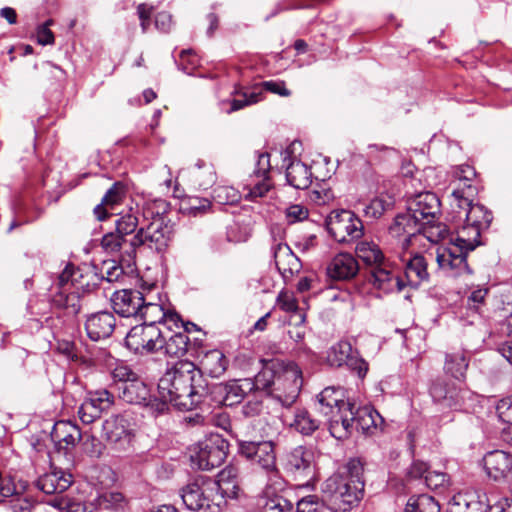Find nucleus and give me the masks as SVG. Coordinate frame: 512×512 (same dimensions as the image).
<instances>
[{
  "mask_svg": "<svg viewBox=\"0 0 512 512\" xmlns=\"http://www.w3.org/2000/svg\"><path fill=\"white\" fill-rule=\"evenodd\" d=\"M159 399L179 410H192L205 404L208 381L191 361H177L158 381Z\"/></svg>",
  "mask_w": 512,
  "mask_h": 512,
  "instance_id": "f257e3e1",
  "label": "nucleus"
},
{
  "mask_svg": "<svg viewBox=\"0 0 512 512\" xmlns=\"http://www.w3.org/2000/svg\"><path fill=\"white\" fill-rule=\"evenodd\" d=\"M364 488V462L360 458H350L323 482L321 491L336 509L349 512L363 499Z\"/></svg>",
  "mask_w": 512,
  "mask_h": 512,
  "instance_id": "f03ea898",
  "label": "nucleus"
},
{
  "mask_svg": "<svg viewBox=\"0 0 512 512\" xmlns=\"http://www.w3.org/2000/svg\"><path fill=\"white\" fill-rule=\"evenodd\" d=\"M238 453L252 465L263 470L270 480L275 478V483L284 484V479L277 466L276 444L272 440H237Z\"/></svg>",
  "mask_w": 512,
  "mask_h": 512,
  "instance_id": "7ed1b4c3",
  "label": "nucleus"
},
{
  "mask_svg": "<svg viewBox=\"0 0 512 512\" xmlns=\"http://www.w3.org/2000/svg\"><path fill=\"white\" fill-rule=\"evenodd\" d=\"M280 464L286 476L297 482L298 486H309L315 477L314 452L307 446L298 445L285 451L280 458Z\"/></svg>",
  "mask_w": 512,
  "mask_h": 512,
  "instance_id": "20e7f679",
  "label": "nucleus"
},
{
  "mask_svg": "<svg viewBox=\"0 0 512 512\" xmlns=\"http://www.w3.org/2000/svg\"><path fill=\"white\" fill-rule=\"evenodd\" d=\"M217 485L203 478L188 483L181 489V498L191 511L221 512L223 496L215 493Z\"/></svg>",
  "mask_w": 512,
  "mask_h": 512,
  "instance_id": "39448f33",
  "label": "nucleus"
},
{
  "mask_svg": "<svg viewBox=\"0 0 512 512\" xmlns=\"http://www.w3.org/2000/svg\"><path fill=\"white\" fill-rule=\"evenodd\" d=\"M228 451V441L218 433H211L196 444L191 462L200 470H212L224 463Z\"/></svg>",
  "mask_w": 512,
  "mask_h": 512,
  "instance_id": "423d86ee",
  "label": "nucleus"
},
{
  "mask_svg": "<svg viewBox=\"0 0 512 512\" xmlns=\"http://www.w3.org/2000/svg\"><path fill=\"white\" fill-rule=\"evenodd\" d=\"M303 385L302 370L293 362L285 366L278 365V374L275 381L272 397L283 406L290 407L300 394Z\"/></svg>",
  "mask_w": 512,
  "mask_h": 512,
  "instance_id": "0eeeda50",
  "label": "nucleus"
},
{
  "mask_svg": "<svg viewBox=\"0 0 512 512\" xmlns=\"http://www.w3.org/2000/svg\"><path fill=\"white\" fill-rule=\"evenodd\" d=\"M249 393H251V387L246 378L224 383H208L205 404L232 407L240 404Z\"/></svg>",
  "mask_w": 512,
  "mask_h": 512,
  "instance_id": "6e6552de",
  "label": "nucleus"
},
{
  "mask_svg": "<svg viewBox=\"0 0 512 512\" xmlns=\"http://www.w3.org/2000/svg\"><path fill=\"white\" fill-rule=\"evenodd\" d=\"M125 346L136 355H149L162 351L163 329L154 325L133 326L124 339Z\"/></svg>",
  "mask_w": 512,
  "mask_h": 512,
  "instance_id": "1a4fd4ad",
  "label": "nucleus"
},
{
  "mask_svg": "<svg viewBox=\"0 0 512 512\" xmlns=\"http://www.w3.org/2000/svg\"><path fill=\"white\" fill-rule=\"evenodd\" d=\"M326 227L333 239L349 243L363 235L362 221L350 210H334L326 219Z\"/></svg>",
  "mask_w": 512,
  "mask_h": 512,
  "instance_id": "9d476101",
  "label": "nucleus"
},
{
  "mask_svg": "<svg viewBox=\"0 0 512 512\" xmlns=\"http://www.w3.org/2000/svg\"><path fill=\"white\" fill-rule=\"evenodd\" d=\"M119 397L126 403L141 405L147 408L154 416L163 414L168 410L165 400L152 396L148 385L139 377L133 382L118 387Z\"/></svg>",
  "mask_w": 512,
  "mask_h": 512,
  "instance_id": "9b49d317",
  "label": "nucleus"
},
{
  "mask_svg": "<svg viewBox=\"0 0 512 512\" xmlns=\"http://www.w3.org/2000/svg\"><path fill=\"white\" fill-rule=\"evenodd\" d=\"M367 281L374 290L384 295L399 293L405 288L401 269L391 260L368 269Z\"/></svg>",
  "mask_w": 512,
  "mask_h": 512,
  "instance_id": "f8f14e48",
  "label": "nucleus"
},
{
  "mask_svg": "<svg viewBox=\"0 0 512 512\" xmlns=\"http://www.w3.org/2000/svg\"><path fill=\"white\" fill-rule=\"evenodd\" d=\"M429 395L432 401L442 409L459 410L463 407L470 391L443 378L431 381Z\"/></svg>",
  "mask_w": 512,
  "mask_h": 512,
  "instance_id": "ddd939ff",
  "label": "nucleus"
},
{
  "mask_svg": "<svg viewBox=\"0 0 512 512\" xmlns=\"http://www.w3.org/2000/svg\"><path fill=\"white\" fill-rule=\"evenodd\" d=\"M327 362L332 367L346 366L355 372L360 379H364L368 372V363L354 351L350 342L341 340L331 346L327 353Z\"/></svg>",
  "mask_w": 512,
  "mask_h": 512,
  "instance_id": "4468645a",
  "label": "nucleus"
},
{
  "mask_svg": "<svg viewBox=\"0 0 512 512\" xmlns=\"http://www.w3.org/2000/svg\"><path fill=\"white\" fill-rule=\"evenodd\" d=\"M468 253L469 251L455 243L451 237L446 245L437 248L436 260L440 268L449 271L452 276L470 275L472 270L467 263Z\"/></svg>",
  "mask_w": 512,
  "mask_h": 512,
  "instance_id": "2eb2a0df",
  "label": "nucleus"
},
{
  "mask_svg": "<svg viewBox=\"0 0 512 512\" xmlns=\"http://www.w3.org/2000/svg\"><path fill=\"white\" fill-rule=\"evenodd\" d=\"M140 243V240L135 238V234L128 239L116 231L104 234L101 239V247L104 252L111 255L117 254L127 269L135 266L137 249L140 248Z\"/></svg>",
  "mask_w": 512,
  "mask_h": 512,
  "instance_id": "dca6fc26",
  "label": "nucleus"
},
{
  "mask_svg": "<svg viewBox=\"0 0 512 512\" xmlns=\"http://www.w3.org/2000/svg\"><path fill=\"white\" fill-rule=\"evenodd\" d=\"M135 238L140 240V247L146 246L157 253H164L168 249L172 238L173 228L166 222H149L135 233Z\"/></svg>",
  "mask_w": 512,
  "mask_h": 512,
  "instance_id": "f3484780",
  "label": "nucleus"
},
{
  "mask_svg": "<svg viewBox=\"0 0 512 512\" xmlns=\"http://www.w3.org/2000/svg\"><path fill=\"white\" fill-rule=\"evenodd\" d=\"M103 437L117 450H126L135 434L126 415H112L102 424Z\"/></svg>",
  "mask_w": 512,
  "mask_h": 512,
  "instance_id": "a211bd4d",
  "label": "nucleus"
},
{
  "mask_svg": "<svg viewBox=\"0 0 512 512\" xmlns=\"http://www.w3.org/2000/svg\"><path fill=\"white\" fill-rule=\"evenodd\" d=\"M145 299L146 294L137 289L117 290L111 297L112 308L121 317L137 319Z\"/></svg>",
  "mask_w": 512,
  "mask_h": 512,
  "instance_id": "6ab92c4d",
  "label": "nucleus"
},
{
  "mask_svg": "<svg viewBox=\"0 0 512 512\" xmlns=\"http://www.w3.org/2000/svg\"><path fill=\"white\" fill-rule=\"evenodd\" d=\"M423 229L424 221L407 209L406 212L395 216L389 232L392 236L400 238L403 248H407L414 238L421 235Z\"/></svg>",
  "mask_w": 512,
  "mask_h": 512,
  "instance_id": "aec40b11",
  "label": "nucleus"
},
{
  "mask_svg": "<svg viewBox=\"0 0 512 512\" xmlns=\"http://www.w3.org/2000/svg\"><path fill=\"white\" fill-rule=\"evenodd\" d=\"M141 310L137 320H141L144 325H154L157 328L170 331L171 326H168V323L178 326L179 321H181L178 313L165 311L161 304L147 301V299H145V304H143Z\"/></svg>",
  "mask_w": 512,
  "mask_h": 512,
  "instance_id": "412c9836",
  "label": "nucleus"
},
{
  "mask_svg": "<svg viewBox=\"0 0 512 512\" xmlns=\"http://www.w3.org/2000/svg\"><path fill=\"white\" fill-rule=\"evenodd\" d=\"M115 327L114 313L107 310L92 313L87 316L85 321L87 336L95 342L108 339L113 334Z\"/></svg>",
  "mask_w": 512,
  "mask_h": 512,
  "instance_id": "4be33fe9",
  "label": "nucleus"
},
{
  "mask_svg": "<svg viewBox=\"0 0 512 512\" xmlns=\"http://www.w3.org/2000/svg\"><path fill=\"white\" fill-rule=\"evenodd\" d=\"M328 418V429L337 440L348 439L354 432V402L336 409Z\"/></svg>",
  "mask_w": 512,
  "mask_h": 512,
  "instance_id": "5701e85b",
  "label": "nucleus"
},
{
  "mask_svg": "<svg viewBox=\"0 0 512 512\" xmlns=\"http://www.w3.org/2000/svg\"><path fill=\"white\" fill-rule=\"evenodd\" d=\"M440 200L433 192L418 193L407 201L409 211H412L420 220L426 221L437 218L440 214Z\"/></svg>",
  "mask_w": 512,
  "mask_h": 512,
  "instance_id": "b1692460",
  "label": "nucleus"
},
{
  "mask_svg": "<svg viewBox=\"0 0 512 512\" xmlns=\"http://www.w3.org/2000/svg\"><path fill=\"white\" fill-rule=\"evenodd\" d=\"M127 192V184L122 181L114 182L102 197L101 202L95 206L93 210L95 217L103 221L109 215H113L115 209L123 203Z\"/></svg>",
  "mask_w": 512,
  "mask_h": 512,
  "instance_id": "393cba45",
  "label": "nucleus"
},
{
  "mask_svg": "<svg viewBox=\"0 0 512 512\" xmlns=\"http://www.w3.org/2000/svg\"><path fill=\"white\" fill-rule=\"evenodd\" d=\"M482 461L487 476L494 481L505 479L512 470V454L503 450L487 452Z\"/></svg>",
  "mask_w": 512,
  "mask_h": 512,
  "instance_id": "a878e982",
  "label": "nucleus"
},
{
  "mask_svg": "<svg viewBox=\"0 0 512 512\" xmlns=\"http://www.w3.org/2000/svg\"><path fill=\"white\" fill-rule=\"evenodd\" d=\"M477 491L465 490L454 494L447 503V512H486L487 504Z\"/></svg>",
  "mask_w": 512,
  "mask_h": 512,
  "instance_id": "bb28decb",
  "label": "nucleus"
},
{
  "mask_svg": "<svg viewBox=\"0 0 512 512\" xmlns=\"http://www.w3.org/2000/svg\"><path fill=\"white\" fill-rule=\"evenodd\" d=\"M350 403L352 401L347 397L346 390L342 387H326L316 397L317 410L325 417Z\"/></svg>",
  "mask_w": 512,
  "mask_h": 512,
  "instance_id": "cd10ccee",
  "label": "nucleus"
},
{
  "mask_svg": "<svg viewBox=\"0 0 512 512\" xmlns=\"http://www.w3.org/2000/svg\"><path fill=\"white\" fill-rule=\"evenodd\" d=\"M51 438L58 450H63L67 453L82 440V432L71 421H59L53 427Z\"/></svg>",
  "mask_w": 512,
  "mask_h": 512,
  "instance_id": "c85d7f7f",
  "label": "nucleus"
},
{
  "mask_svg": "<svg viewBox=\"0 0 512 512\" xmlns=\"http://www.w3.org/2000/svg\"><path fill=\"white\" fill-rule=\"evenodd\" d=\"M327 275L334 280H350L359 272L357 259L350 253H339L327 266Z\"/></svg>",
  "mask_w": 512,
  "mask_h": 512,
  "instance_id": "c756f323",
  "label": "nucleus"
},
{
  "mask_svg": "<svg viewBox=\"0 0 512 512\" xmlns=\"http://www.w3.org/2000/svg\"><path fill=\"white\" fill-rule=\"evenodd\" d=\"M403 282L406 287L418 288L424 281H428L429 273L427 261L424 256L415 254L410 257L401 269Z\"/></svg>",
  "mask_w": 512,
  "mask_h": 512,
  "instance_id": "7c9ffc66",
  "label": "nucleus"
},
{
  "mask_svg": "<svg viewBox=\"0 0 512 512\" xmlns=\"http://www.w3.org/2000/svg\"><path fill=\"white\" fill-rule=\"evenodd\" d=\"M457 211L459 219L464 218V221L472 227L477 228L480 231L487 230L493 220V215L484 205L469 201V205L462 204V207H458Z\"/></svg>",
  "mask_w": 512,
  "mask_h": 512,
  "instance_id": "2f4dec72",
  "label": "nucleus"
},
{
  "mask_svg": "<svg viewBox=\"0 0 512 512\" xmlns=\"http://www.w3.org/2000/svg\"><path fill=\"white\" fill-rule=\"evenodd\" d=\"M72 475L63 470H53L41 475L36 480V487L45 494L62 493L72 484Z\"/></svg>",
  "mask_w": 512,
  "mask_h": 512,
  "instance_id": "473e14b6",
  "label": "nucleus"
},
{
  "mask_svg": "<svg viewBox=\"0 0 512 512\" xmlns=\"http://www.w3.org/2000/svg\"><path fill=\"white\" fill-rule=\"evenodd\" d=\"M383 422V417L373 407L354 403V431L371 435Z\"/></svg>",
  "mask_w": 512,
  "mask_h": 512,
  "instance_id": "72a5a7b5",
  "label": "nucleus"
},
{
  "mask_svg": "<svg viewBox=\"0 0 512 512\" xmlns=\"http://www.w3.org/2000/svg\"><path fill=\"white\" fill-rule=\"evenodd\" d=\"M475 175L473 167L466 165L461 168L458 186L452 191L457 207H462V204L469 205V201H473V197L477 194L476 186L471 183Z\"/></svg>",
  "mask_w": 512,
  "mask_h": 512,
  "instance_id": "f704fd0d",
  "label": "nucleus"
},
{
  "mask_svg": "<svg viewBox=\"0 0 512 512\" xmlns=\"http://www.w3.org/2000/svg\"><path fill=\"white\" fill-rule=\"evenodd\" d=\"M270 154L268 152L259 153L257 157L256 167L253 174L259 180L251 184L249 194L251 197H263L271 188L269 182Z\"/></svg>",
  "mask_w": 512,
  "mask_h": 512,
  "instance_id": "c9c22d12",
  "label": "nucleus"
},
{
  "mask_svg": "<svg viewBox=\"0 0 512 512\" xmlns=\"http://www.w3.org/2000/svg\"><path fill=\"white\" fill-rule=\"evenodd\" d=\"M237 469L234 466H227L217 475V480L212 482L217 485L215 493L223 496V504L227 498H236L239 491L237 484Z\"/></svg>",
  "mask_w": 512,
  "mask_h": 512,
  "instance_id": "e433bc0d",
  "label": "nucleus"
},
{
  "mask_svg": "<svg viewBox=\"0 0 512 512\" xmlns=\"http://www.w3.org/2000/svg\"><path fill=\"white\" fill-rule=\"evenodd\" d=\"M51 305L54 308L65 310L67 314L75 316L80 312V295L76 289H56L51 295Z\"/></svg>",
  "mask_w": 512,
  "mask_h": 512,
  "instance_id": "4c0bfd02",
  "label": "nucleus"
},
{
  "mask_svg": "<svg viewBox=\"0 0 512 512\" xmlns=\"http://www.w3.org/2000/svg\"><path fill=\"white\" fill-rule=\"evenodd\" d=\"M278 374V364L264 366L253 379L246 378L249 381L251 392H261L272 397V390L275 387V381Z\"/></svg>",
  "mask_w": 512,
  "mask_h": 512,
  "instance_id": "58836bf2",
  "label": "nucleus"
},
{
  "mask_svg": "<svg viewBox=\"0 0 512 512\" xmlns=\"http://www.w3.org/2000/svg\"><path fill=\"white\" fill-rule=\"evenodd\" d=\"M286 180L295 189H307L312 183L311 169L300 160H292L286 168Z\"/></svg>",
  "mask_w": 512,
  "mask_h": 512,
  "instance_id": "ea45409f",
  "label": "nucleus"
},
{
  "mask_svg": "<svg viewBox=\"0 0 512 512\" xmlns=\"http://www.w3.org/2000/svg\"><path fill=\"white\" fill-rule=\"evenodd\" d=\"M356 254L368 266V269L380 266L390 260L384 255L380 246L372 241L359 242L356 246Z\"/></svg>",
  "mask_w": 512,
  "mask_h": 512,
  "instance_id": "a19ab883",
  "label": "nucleus"
},
{
  "mask_svg": "<svg viewBox=\"0 0 512 512\" xmlns=\"http://www.w3.org/2000/svg\"><path fill=\"white\" fill-rule=\"evenodd\" d=\"M171 205L168 201L157 198L145 200L142 205V215L145 221L170 223L168 213Z\"/></svg>",
  "mask_w": 512,
  "mask_h": 512,
  "instance_id": "79ce46f5",
  "label": "nucleus"
},
{
  "mask_svg": "<svg viewBox=\"0 0 512 512\" xmlns=\"http://www.w3.org/2000/svg\"><path fill=\"white\" fill-rule=\"evenodd\" d=\"M78 277L74 278L76 281V290L83 292H91L97 289L103 282V276L99 272L98 265L84 266L76 271Z\"/></svg>",
  "mask_w": 512,
  "mask_h": 512,
  "instance_id": "37998d69",
  "label": "nucleus"
},
{
  "mask_svg": "<svg viewBox=\"0 0 512 512\" xmlns=\"http://www.w3.org/2000/svg\"><path fill=\"white\" fill-rule=\"evenodd\" d=\"M190 339L185 332H177L170 336L163 330L162 351L171 357H183L187 351Z\"/></svg>",
  "mask_w": 512,
  "mask_h": 512,
  "instance_id": "c03bdc74",
  "label": "nucleus"
},
{
  "mask_svg": "<svg viewBox=\"0 0 512 512\" xmlns=\"http://www.w3.org/2000/svg\"><path fill=\"white\" fill-rule=\"evenodd\" d=\"M469 359L463 351L446 353L444 362V371L456 380H464Z\"/></svg>",
  "mask_w": 512,
  "mask_h": 512,
  "instance_id": "a18cd8bd",
  "label": "nucleus"
},
{
  "mask_svg": "<svg viewBox=\"0 0 512 512\" xmlns=\"http://www.w3.org/2000/svg\"><path fill=\"white\" fill-rule=\"evenodd\" d=\"M228 363L229 361L224 353L218 349L208 351L201 360L203 369L213 378L223 375L228 367Z\"/></svg>",
  "mask_w": 512,
  "mask_h": 512,
  "instance_id": "49530a36",
  "label": "nucleus"
},
{
  "mask_svg": "<svg viewBox=\"0 0 512 512\" xmlns=\"http://www.w3.org/2000/svg\"><path fill=\"white\" fill-rule=\"evenodd\" d=\"M274 258L277 269L283 274L289 272L292 275L300 269L299 259L288 245L279 244L274 252Z\"/></svg>",
  "mask_w": 512,
  "mask_h": 512,
  "instance_id": "de8ad7c7",
  "label": "nucleus"
},
{
  "mask_svg": "<svg viewBox=\"0 0 512 512\" xmlns=\"http://www.w3.org/2000/svg\"><path fill=\"white\" fill-rule=\"evenodd\" d=\"M194 183L201 189L212 187L217 180V174L212 164L199 159L191 171Z\"/></svg>",
  "mask_w": 512,
  "mask_h": 512,
  "instance_id": "09e8293b",
  "label": "nucleus"
},
{
  "mask_svg": "<svg viewBox=\"0 0 512 512\" xmlns=\"http://www.w3.org/2000/svg\"><path fill=\"white\" fill-rule=\"evenodd\" d=\"M291 426L304 436L312 435L320 426V421L314 418L311 413L302 408L297 409Z\"/></svg>",
  "mask_w": 512,
  "mask_h": 512,
  "instance_id": "8fccbe9b",
  "label": "nucleus"
},
{
  "mask_svg": "<svg viewBox=\"0 0 512 512\" xmlns=\"http://www.w3.org/2000/svg\"><path fill=\"white\" fill-rule=\"evenodd\" d=\"M481 233L482 231L464 221V224L457 228L456 237L453 238V241L470 252L480 244Z\"/></svg>",
  "mask_w": 512,
  "mask_h": 512,
  "instance_id": "3c124183",
  "label": "nucleus"
},
{
  "mask_svg": "<svg viewBox=\"0 0 512 512\" xmlns=\"http://www.w3.org/2000/svg\"><path fill=\"white\" fill-rule=\"evenodd\" d=\"M96 505L101 510L124 511L128 507V500L120 492H104L96 498Z\"/></svg>",
  "mask_w": 512,
  "mask_h": 512,
  "instance_id": "603ef678",
  "label": "nucleus"
},
{
  "mask_svg": "<svg viewBox=\"0 0 512 512\" xmlns=\"http://www.w3.org/2000/svg\"><path fill=\"white\" fill-rule=\"evenodd\" d=\"M405 512H440V504L430 495H413L406 503Z\"/></svg>",
  "mask_w": 512,
  "mask_h": 512,
  "instance_id": "864d4df0",
  "label": "nucleus"
},
{
  "mask_svg": "<svg viewBox=\"0 0 512 512\" xmlns=\"http://www.w3.org/2000/svg\"><path fill=\"white\" fill-rule=\"evenodd\" d=\"M421 235L431 243H438L449 237V229L446 224L432 218L424 221V229Z\"/></svg>",
  "mask_w": 512,
  "mask_h": 512,
  "instance_id": "5fc2aeb1",
  "label": "nucleus"
},
{
  "mask_svg": "<svg viewBox=\"0 0 512 512\" xmlns=\"http://www.w3.org/2000/svg\"><path fill=\"white\" fill-rule=\"evenodd\" d=\"M127 268L124 263L118 260H105L100 266H98L99 272H101L103 276V281L113 283L118 282L124 277V269Z\"/></svg>",
  "mask_w": 512,
  "mask_h": 512,
  "instance_id": "6e6d98bb",
  "label": "nucleus"
},
{
  "mask_svg": "<svg viewBox=\"0 0 512 512\" xmlns=\"http://www.w3.org/2000/svg\"><path fill=\"white\" fill-rule=\"evenodd\" d=\"M262 512H289L293 505L281 495L266 493L259 502Z\"/></svg>",
  "mask_w": 512,
  "mask_h": 512,
  "instance_id": "4d7b16f0",
  "label": "nucleus"
},
{
  "mask_svg": "<svg viewBox=\"0 0 512 512\" xmlns=\"http://www.w3.org/2000/svg\"><path fill=\"white\" fill-rule=\"evenodd\" d=\"M233 94L238 95L241 98H236L230 101L231 106L227 111L228 113L238 111L246 106L257 103L258 101H260L262 95L261 91H242L241 87H236Z\"/></svg>",
  "mask_w": 512,
  "mask_h": 512,
  "instance_id": "13d9d810",
  "label": "nucleus"
},
{
  "mask_svg": "<svg viewBox=\"0 0 512 512\" xmlns=\"http://www.w3.org/2000/svg\"><path fill=\"white\" fill-rule=\"evenodd\" d=\"M213 199L221 205H234L241 200L240 192L232 186L221 185L213 189Z\"/></svg>",
  "mask_w": 512,
  "mask_h": 512,
  "instance_id": "bf43d9fd",
  "label": "nucleus"
},
{
  "mask_svg": "<svg viewBox=\"0 0 512 512\" xmlns=\"http://www.w3.org/2000/svg\"><path fill=\"white\" fill-rule=\"evenodd\" d=\"M90 404L92 407L102 412L109 410L114 404V396L108 390H99L90 395V397L85 401Z\"/></svg>",
  "mask_w": 512,
  "mask_h": 512,
  "instance_id": "052dcab7",
  "label": "nucleus"
},
{
  "mask_svg": "<svg viewBox=\"0 0 512 512\" xmlns=\"http://www.w3.org/2000/svg\"><path fill=\"white\" fill-rule=\"evenodd\" d=\"M138 224V218L134 214L127 213L115 220V231L127 238V236L137 232Z\"/></svg>",
  "mask_w": 512,
  "mask_h": 512,
  "instance_id": "680f3d73",
  "label": "nucleus"
},
{
  "mask_svg": "<svg viewBox=\"0 0 512 512\" xmlns=\"http://www.w3.org/2000/svg\"><path fill=\"white\" fill-rule=\"evenodd\" d=\"M448 474L441 471H430L425 475L424 484L431 490L443 491L449 484Z\"/></svg>",
  "mask_w": 512,
  "mask_h": 512,
  "instance_id": "e2e57ef3",
  "label": "nucleus"
},
{
  "mask_svg": "<svg viewBox=\"0 0 512 512\" xmlns=\"http://www.w3.org/2000/svg\"><path fill=\"white\" fill-rule=\"evenodd\" d=\"M82 449L90 457H100L103 453L104 445L92 434H82Z\"/></svg>",
  "mask_w": 512,
  "mask_h": 512,
  "instance_id": "0e129e2a",
  "label": "nucleus"
},
{
  "mask_svg": "<svg viewBox=\"0 0 512 512\" xmlns=\"http://www.w3.org/2000/svg\"><path fill=\"white\" fill-rule=\"evenodd\" d=\"M112 377L120 385L133 382L139 375L127 364L120 363L112 370Z\"/></svg>",
  "mask_w": 512,
  "mask_h": 512,
  "instance_id": "69168bd1",
  "label": "nucleus"
},
{
  "mask_svg": "<svg viewBox=\"0 0 512 512\" xmlns=\"http://www.w3.org/2000/svg\"><path fill=\"white\" fill-rule=\"evenodd\" d=\"M79 268L80 267L75 268L72 264H68L58 276L56 289H63L64 287L67 289H76V281H74V278L78 277L76 271H79Z\"/></svg>",
  "mask_w": 512,
  "mask_h": 512,
  "instance_id": "338daca9",
  "label": "nucleus"
},
{
  "mask_svg": "<svg viewBox=\"0 0 512 512\" xmlns=\"http://www.w3.org/2000/svg\"><path fill=\"white\" fill-rule=\"evenodd\" d=\"M489 290L487 288H477L473 290L467 298V309L476 313L481 312V307L485 304V298Z\"/></svg>",
  "mask_w": 512,
  "mask_h": 512,
  "instance_id": "774afa93",
  "label": "nucleus"
}]
</instances>
